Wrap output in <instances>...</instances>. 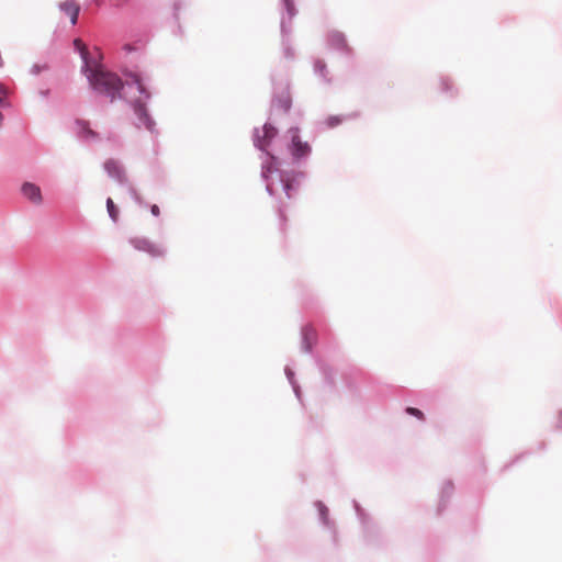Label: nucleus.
<instances>
[{
  "mask_svg": "<svg viewBox=\"0 0 562 562\" xmlns=\"http://www.w3.org/2000/svg\"><path fill=\"white\" fill-rule=\"evenodd\" d=\"M122 50H124L127 55L135 54L136 59H139L140 56L143 55V48L140 46H138L136 44H132V43H125L122 46Z\"/></svg>",
  "mask_w": 562,
  "mask_h": 562,
  "instance_id": "nucleus-15",
  "label": "nucleus"
},
{
  "mask_svg": "<svg viewBox=\"0 0 562 562\" xmlns=\"http://www.w3.org/2000/svg\"><path fill=\"white\" fill-rule=\"evenodd\" d=\"M9 95V90L2 83H0V106H5V100Z\"/></svg>",
  "mask_w": 562,
  "mask_h": 562,
  "instance_id": "nucleus-18",
  "label": "nucleus"
},
{
  "mask_svg": "<svg viewBox=\"0 0 562 562\" xmlns=\"http://www.w3.org/2000/svg\"><path fill=\"white\" fill-rule=\"evenodd\" d=\"M313 70H327V65L323 59H315Z\"/></svg>",
  "mask_w": 562,
  "mask_h": 562,
  "instance_id": "nucleus-21",
  "label": "nucleus"
},
{
  "mask_svg": "<svg viewBox=\"0 0 562 562\" xmlns=\"http://www.w3.org/2000/svg\"><path fill=\"white\" fill-rule=\"evenodd\" d=\"M291 133H292V147H291L292 155L295 158H301V157L306 156L311 150L310 145L306 142L301 140V138L299 136L297 128L292 130Z\"/></svg>",
  "mask_w": 562,
  "mask_h": 562,
  "instance_id": "nucleus-9",
  "label": "nucleus"
},
{
  "mask_svg": "<svg viewBox=\"0 0 562 562\" xmlns=\"http://www.w3.org/2000/svg\"><path fill=\"white\" fill-rule=\"evenodd\" d=\"M181 8H182V3H181V1H178V0H177V1H175V2L172 3V13H171V16H172V20H173L175 22H178V21H179V19H180V10H181Z\"/></svg>",
  "mask_w": 562,
  "mask_h": 562,
  "instance_id": "nucleus-17",
  "label": "nucleus"
},
{
  "mask_svg": "<svg viewBox=\"0 0 562 562\" xmlns=\"http://www.w3.org/2000/svg\"><path fill=\"white\" fill-rule=\"evenodd\" d=\"M30 70H48V66L34 64Z\"/></svg>",
  "mask_w": 562,
  "mask_h": 562,
  "instance_id": "nucleus-24",
  "label": "nucleus"
},
{
  "mask_svg": "<svg viewBox=\"0 0 562 562\" xmlns=\"http://www.w3.org/2000/svg\"><path fill=\"white\" fill-rule=\"evenodd\" d=\"M325 43L328 50L336 52L349 63L353 61V48L349 46L346 35L342 32L338 30L328 31L325 37Z\"/></svg>",
  "mask_w": 562,
  "mask_h": 562,
  "instance_id": "nucleus-3",
  "label": "nucleus"
},
{
  "mask_svg": "<svg viewBox=\"0 0 562 562\" xmlns=\"http://www.w3.org/2000/svg\"><path fill=\"white\" fill-rule=\"evenodd\" d=\"M339 122H340V121H339L338 119H335V120H334V119H329V125H330V126H335V125H337Z\"/></svg>",
  "mask_w": 562,
  "mask_h": 562,
  "instance_id": "nucleus-28",
  "label": "nucleus"
},
{
  "mask_svg": "<svg viewBox=\"0 0 562 562\" xmlns=\"http://www.w3.org/2000/svg\"><path fill=\"white\" fill-rule=\"evenodd\" d=\"M130 2V0H111V4L121 8L123 5H126Z\"/></svg>",
  "mask_w": 562,
  "mask_h": 562,
  "instance_id": "nucleus-22",
  "label": "nucleus"
},
{
  "mask_svg": "<svg viewBox=\"0 0 562 562\" xmlns=\"http://www.w3.org/2000/svg\"><path fill=\"white\" fill-rule=\"evenodd\" d=\"M280 182L286 200L294 198L300 189L303 173L299 171H283L279 175Z\"/></svg>",
  "mask_w": 562,
  "mask_h": 562,
  "instance_id": "nucleus-5",
  "label": "nucleus"
},
{
  "mask_svg": "<svg viewBox=\"0 0 562 562\" xmlns=\"http://www.w3.org/2000/svg\"><path fill=\"white\" fill-rule=\"evenodd\" d=\"M316 337L315 330L312 328H305L304 329V338L306 341H312Z\"/></svg>",
  "mask_w": 562,
  "mask_h": 562,
  "instance_id": "nucleus-20",
  "label": "nucleus"
},
{
  "mask_svg": "<svg viewBox=\"0 0 562 562\" xmlns=\"http://www.w3.org/2000/svg\"><path fill=\"white\" fill-rule=\"evenodd\" d=\"M269 162L265 164L263 167H262V177L266 179L267 181V191L273 195L277 193V190H276V187H274V182L272 180V175L274 171H277V169L274 168L273 164H274V157L273 156H270L269 157Z\"/></svg>",
  "mask_w": 562,
  "mask_h": 562,
  "instance_id": "nucleus-12",
  "label": "nucleus"
},
{
  "mask_svg": "<svg viewBox=\"0 0 562 562\" xmlns=\"http://www.w3.org/2000/svg\"><path fill=\"white\" fill-rule=\"evenodd\" d=\"M21 192L27 200L36 205H40L43 202L40 187L32 182H24L22 184Z\"/></svg>",
  "mask_w": 562,
  "mask_h": 562,
  "instance_id": "nucleus-10",
  "label": "nucleus"
},
{
  "mask_svg": "<svg viewBox=\"0 0 562 562\" xmlns=\"http://www.w3.org/2000/svg\"><path fill=\"white\" fill-rule=\"evenodd\" d=\"M280 7V34L283 56L286 59H293L295 56L292 46L291 34L293 30L292 20L297 15L299 10L294 0H279Z\"/></svg>",
  "mask_w": 562,
  "mask_h": 562,
  "instance_id": "nucleus-1",
  "label": "nucleus"
},
{
  "mask_svg": "<svg viewBox=\"0 0 562 562\" xmlns=\"http://www.w3.org/2000/svg\"><path fill=\"white\" fill-rule=\"evenodd\" d=\"M106 209H108L110 217L113 221H116L117 216H119V211H117L116 206L114 205V202H113V200L111 198H109L106 200Z\"/></svg>",
  "mask_w": 562,
  "mask_h": 562,
  "instance_id": "nucleus-16",
  "label": "nucleus"
},
{
  "mask_svg": "<svg viewBox=\"0 0 562 562\" xmlns=\"http://www.w3.org/2000/svg\"><path fill=\"white\" fill-rule=\"evenodd\" d=\"M77 136L86 142H94L100 138L99 133L91 128L90 123L85 120L76 121Z\"/></svg>",
  "mask_w": 562,
  "mask_h": 562,
  "instance_id": "nucleus-8",
  "label": "nucleus"
},
{
  "mask_svg": "<svg viewBox=\"0 0 562 562\" xmlns=\"http://www.w3.org/2000/svg\"><path fill=\"white\" fill-rule=\"evenodd\" d=\"M104 169L106 170L109 176L117 179L119 181L122 182V181L125 180L124 171H123V169L121 168V166L119 165L117 161H115L113 159L106 160L104 162Z\"/></svg>",
  "mask_w": 562,
  "mask_h": 562,
  "instance_id": "nucleus-13",
  "label": "nucleus"
},
{
  "mask_svg": "<svg viewBox=\"0 0 562 562\" xmlns=\"http://www.w3.org/2000/svg\"><path fill=\"white\" fill-rule=\"evenodd\" d=\"M74 52L77 53L82 61L80 70H109L99 59L91 54L89 47L80 40L72 41Z\"/></svg>",
  "mask_w": 562,
  "mask_h": 562,
  "instance_id": "nucleus-4",
  "label": "nucleus"
},
{
  "mask_svg": "<svg viewBox=\"0 0 562 562\" xmlns=\"http://www.w3.org/2000/svg\"><path fill=\"white\" fill-rule=\"evenodd\" d=\"M278 131L271 124H265L260 130H256L255 136V145L265 150L271 143V140L277 136Z\"/></svg>",
  "mask_w": 562,
  "mask_h": 562,
  "instance_id": "nucleus-7",
  "label": "nucleus"
},
{
  "mask_svg": "<svg viewBox=\"0 0 562 562\" xmlns=\"http://www.w3.org/2000/svg\"><path fill=\"white\" fill-rule=\"evenodd\" d=\"M134 112H135V115L137 116L139 123L143 124L148 130H151V126L154 123L150 120V117L148 116L146 108L140 103H136L134 105Z\"/></svg>",
  "mask_w": 562,
  "mask_h": 562,
  "instance_id": "nucleus-14",
  "label": "nucleus"
},
{
  "mask_svg": "<svg viewBox=\"0 0 562 562\" xmlns=\"http://www.w3.org/2000/svg\"><path fill=\"white\" fill-rule=\"evenodd\" d=\"M134 69L133 70H138V67L137 65H133ZM119 70H124V71H127V70H132L128 66L124 65L122 66Z\"/></svg>",
  "mask_w": 562,
  "mask_h": 562,
  "instance_id": "nucleus-26",
  "label": "nucleus"
},
{
  "mask_svg": "<svg viewBox=\"0 0 562 562\" xmlns=\"http://www.w3.org/2000/svg\"><path fill=\"white\" fill-rule=\"evenodd\" d=\"M92 1L97 4V7H102L105 3L104 0H92Z\"/></svg>",
  "mask_w": 562,
  "mask_h": 562,
  "instance_id": "nucleus-29",
  "label": "nucleus"
},
{
  "mask_svg": "<svg viewBox=\"0 0 562 562\" xmlns=\"http://www.w3.org/2000/svg\"><path fill=\"white\" fill-rule=\"evenodd\" d=\"M406 413H407V414H409V415H412V416L417 417V418H418V419H420V420H424V419H425V415H424V413H423L420 409H418V408H415V407H407V408H406Z\"/></svg>",
  "mask_w": 562,
  "mask_h": 562,
  "instance_id": "nucleus-19",
  "label": "nucleus"
},
{
  "mask_svg": "<svg viewBox=\"0 0 562 562\" xmlns=\"http://www.w3.org/2000/svg\"><path fill=\"white\" fill-rule=\"evenodd\" d=\"M150 211H151L153 215H155V216H158L160 213L159 207L157 205H153Z\"/></svg>",
  "mask_w": 562,
  "mask_h": 562,
  "instance_id": "nucleus-25",
  "label": "nucleus"
},
{
  "mask_svg": "<svg viewBox=\"0 0 562 562\" xmlns=\"http://www.w3.org/2000/svg\"><path fill=\"white\" fill-rule=\"evenodd\" d=\"M131 244L135 249L144 251L153 258H160L166 254V249L162 247V245L144 237H135L131 239Z\"/></svg>",
  "mask_w": 562,
  "mask_h": 562,
  "instance_id": "nucleus-6",
  "label": "nucleus"
},
{
  "mask_svg": "<svg viewBox=\"0 0 562 562\" xmlns=\"http://www.w3.org/2000/svg\"><path fill=\"white\" fill-rule=\"evenodd\" d=\"M279 215L282 221H284V222L286 221V216H285V213L282 207L279 209Z\"/></svg>",
  "mask_w": 562,
  "mask_h": 562,
  "instance_id": "nucleus-27",
  "label": "nucleus"
},
{
  "mask_svg": "<svg viewBox=\"0 0 562 562\" xmlns=\"http://www.w3.org/2000/svg\"><path fill=\"white\" fill-rule=\"evenodd\" d=\"M88 80L94 91L111 99L120 95L123 89V81L116 72H90Z\"/></svg>",
  "mask_w": 562,
  "mask_h": 562,
  "instance_id": "nucleus-2",
  "label": "nucleus"
},
{
  "mask_svg": "<svg viewBox=\"0 0 562 562\" xmlns=\"http://www.w3.org/2000/svg\"><path fill=\"white\" fill-rule=\"evenodd\" d=\"M175 24H176V30L173 31V34L182 35L183 30H182V26L180 24V20L178 22H175Z\"/></svg>",
  "mask_w": 562,
  "mask_h": 562,
  "instance_id": "nucleus-23",
  "label": "nucleus"
},
{
  "mask_svg": "<svg viewBox=\"0 0 562 562\" xmlns=\"http://www.w3.org/2000/svg\"><path fill=\"white\" fill-rule=\"evenodd\" d=\"M59 9L70 18L72 25L77 24L81 8L76 0L61 2Z\"/></svg>",
  "mask_w": 562,
  "mask_h": 562,
  "instance_id": "nucleus-11",
  "label": "nucleus"
}]
</instances>
